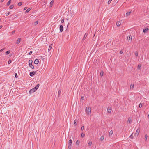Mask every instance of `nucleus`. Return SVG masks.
Segmentation results:
<instances>
[{
	"instance_id": "1",
	"label": "nucleus",
	"mask_w": 149,
	"mask_h": 149,
	"mask_svg": "<svg viewBox=\"0 0 149 149\" xmlns=\"http://www.w3.org/2000/svg\"><path fill=\"white\" fill-rule=\"evenodd\" d=\"M39 86V84H38L33 88L31 89L29 91V93L30 94H31L32 93L35 92L38 88Z\"/></svg>"
},
{
	"instance_id": "2",
	"label": "nucleus",
	"mask_w": 149,
	"mask_h": 149,
	"mask_svg": "<svg viewBox=\"0 0 149 149\" xmlns=\"http://www.w3.org/2000/svg\"><path fill=\"white\" fill-rule=\"evenodd\" d=\"M85 112L88 115H90L91 113V109L89 107H87L85 109Z\"/></svg>"
},
{
	"instance_id": "3",
	"label": "nucleus",
	"mask_w": 149,
	"mask_h": 149,
	"mask_svg": "<svg viewBox=\"0 0 149 149\" xmlns=\"http://www.w3.org/2000/svg\"><path fill=\"white\" fill-rule=\"evenodd\" d=\"M33 61L32 60H30L29 61V66L32 69H33L34 68V66L32 65Z\"/></svg>"
},
{
	"instance_id": "4",
	"label": "nucleus",
	"mask_w": 149,
	"mask_h": 149,
	"mask_svg": "<svg viewBox=\"0 0 149 149\" xmlns=\"http://www.w3.org/2000/svg\"><path fill=\"white\" fill-rule=\"evenodd\" d=\"M140 132V130L138 128L136 130L134 134V136L135 137H137L139 134Z\"/></svg>"
},
{
	"instance_id": "5",
	"label": "nucleus",
	"mask_w": 149,
	"mask_h": 149,
	"mask_svg": "<svg viewBox=\"0 0 149 149\" xmlns=\"http://www.w3.org/2000/svg\"><path fill=\"white\" fill-rule=\"evenodd\" d=\"M111 110H112V109L111 107H108L107 109V112L108 113H111Z\"/></svg>"
},
{
	"instance_id": "6",
	"label": "nucleus",
	"mask_w": 149,
	"mask_h": 149,
	"mask_svg": "<svg viewBox=\"0 0 149 149\" xmlns=\"http://www.w3.org/2000/svg\"><path fill=\"white\" fill-rule=\"evenodd\" d=\"M127 39L129 41H131L132 40V38L131 35H129L127 37Z\"/></svg>"
},
{
	"instance_id": "7",
	"label": "nucleus",
	"mask_w": 149,
	"mask_h": 149,
	"mask_svg": "<svg viewBox=\"0 0 149 149\" xmlns=\"http://www.w3.org/2000/svg\"><path fill=\"white\" fill-rule=\"evenodd\" d=\"M149 29L148 28H146L143 30V32L144 33H145L148 31Z\"/></svg>"
},
{
	"instance_id": "8",
	"label": "nucleus",
	"mask_w": 149,
	"mask_h": 149,
	"mask_svg": "<svg viewBox=\"0 0 149 149\" xmlns=\"http://www.w3.org/2000/svg\"><path fill=\"white\" fill-rule=\"evenodd\" d=\"M36 73L34 71L31 72L30 73V75L31 76H33Z\"/></svg>"
},
{
	"instance_id": "9",
	"label": "nucleus",
	"mask_w": 149,
	"mask_h": 149,
	"mask_svg": "<svg viewBox=\"0 0 149 149\" xmlns=\"http://www.w3.org/2000/svg\"><path fill=\"white\" fill-rule=\"evenodd\" d=\"M63 30V27L62 25H60V30L61 32H62Z\"/></svg>"
},
{
	"instance_id": "10",
	"label": "nucleus",
	"mask_w": 149,
	"mask_h": 149,
	"mask_svg": "<svg viewBox=\"0 0 149 149\" xmlns=\"http://www.w3.org/2000/svg\"><path fill=\"white\" fill-rule=\"evenodd\" d=\"M121 25V22L120 21H117L116 23V25L118 27L120 26Z\"/></svg>"
},
{
	"instance_id": "11",
	"label": "nucleus",
	"mask_w": 149,
	"mask_h": 149,
	"mask_svg": "<svg viewBox=\"0 0 149 149\" xmlns=\"http://www.w3.org/2000/svg\"><path fill=\"white\" fill-rule=\"evenodd\" d=\"M54 3V1L53 0L49 4V7L51 8L52 6H53V3Z\"/></svg>"
},
{
	"instance_id": "12",
	"label": "nucleus",
	"mask_w": 149,
	"mask_h": 149,
	"mask_svg": "<svg viewBox=\"0 0 149 149\" xmlns=\"http://www.w3.org/2000/svg\"><path fill=\"white\" fill-rule=\"evenodd\" d=\"M39 61L38 59H36L35 60L34 63L35 64H37L38 63Z\"/></svg>"
},
{
	"instance_id": "13",
	"label": "nucleus",
	"mask_w": 149,
	"mask_h": 149,
	"mask_svg": "<svg viewBox=\"0 0 149 149\" xmlns=\"http://www.w3.org/2000/svg\"><path fill=\"white\" fill-rule=\"evenodd\" d=\"M131 13V11H130L129 12H127L126 13V16L127 17L129 15H130Z\"/></svg>"
},
{
	"instance_id": "14",
	"label": "nucleus",
	"mask_w": 149,
	"mask_h": 149,
	"mask_svg": "<svg viewBox=\"0 0 149 149\" xmlns=\"http://www.w3.org/2000/svg\"><path fill=\"white\" fill-rule=\"evenodd\" d=\"M141 67V64H139L138 65L137 68L138 69H140Z\"/></svg>"
},
{
	"instance_id": "15",
	"label": "nucleus",
	"mask_w": 149,
	"mask_h": 149,
	"mask_svg": "<svg viewBox=\"0 0 149 149\" xmlns=\"http://www.w3.org/2000/svg\"><path fill=\"white\" fill-rule=\"evenodd\" d=\"M134 84H132L130 86V88L132 89H133L134 88Z\"/></svg>"
},
{
	"instance_id": "16",
	"label": "nucleus",
	"mask_w": 149,
	"mask_h": 149,
	"mask_svg": "<svg viewBox=\"0 0 149 149\" xmlns=\"http://www.w3.org/2000/svg\"><path fill=\"white\" fill-rule=\"evenodd\" d=\"M132 120L131 118L130 117L128 118V122L129 123H130L132 121Z\"/></svg>"
},
{
	"instance_id": "17",
	"label": "nucleus",
	"mask_w": 149,
	"mask_h": 149,
	"mask_svg": "<svg viewBox=\"0 0 149 149\" xmlns=\"http://www.w3.org/2000/svg\"><path fill=\"white\" fill-rule=\"evenodd\" d=\"M92 144V141H89L88 143V146H91Z\"/></svg>"
},
{
	"instance_id": "18",
	"label": "nucleus",
	"mask_w": 149,
	"mask_h": 149,
	"mask_svg": "<svg viewBox=\"0 0 149 149\" xmlns=\"http://www.w3.org/2000/svg\"><path fill=\"white\" fill-rule=\"evenodd\" d=\"M104 139V136L102 135L100 137V139L101 141H102Z\"/></svg>"
},
{
	"instance_id": "19",
	"label": "nucleus",
	"mask_w": 149,
	"mask_h": 149,
	"mask_svg": "<svg viewBox=\"0 0 149 149\" xmlns=\"http://www.w3.org/2000/svg\"><path fill=\"white\" fill-rule=\"evenodd\" d=\"M21 41V39L20 38H18L17 40V43L18 44Z\"/></svg>"
},
{
	"instance_id": "20",
	"label": "nucleus",
	"mask_w": 149,
	"mask_h": 149,
	"mask_svg": "<svg viewBox=\"0 0 149 149\" xmlns=\"http://www.w3.org/2000/svg\"><path fill=\"white\" fill-rule=\"evenodd\" d=\"M52 47V44L50 45L49 47L48 50L50 51Z\"/></svg>"
},
{
	"instance_id": "21",
	"label": "nucleus",
	"mask_w": 149,
	"mask_h": 149,
	"mask_svg": "<svg viewBox=\"0 0 149 149\" xmlns=\"http://www.w3.org/2000/svg\"><path fill=\"white\" fill-rule=\"evenodd\" d=\"M113 131L112 130H111L109 133V136H111L113 134Z\"/></svg>"
},
{
	"instance_id": "22",
	"label": "nucleus",
	"mask_w": 149,
	"mask_h": 149,
	"mask_svg": "<svg viewBox=\"0 0 149 149\" xmlns=\"http://www.w3.org/2000/svg\"><path fill=\"white\" fill-rule=\"evenodd\" d=\"M31 10V8H28L26 11L25 13H27L29 12Z\"/></svg>"
},
{
	"instance_id": "23",
	"label": "nucleus",
	"mask_w": 149,
	"mask_h": 149,
	"mask_svg": "<svg viewBox=\"0 0 149 149\" xmlns=\"http://www.w3.org/2000/svg\"><path fill=\"white\" fill-rule=\"evenodd\" d=\"M77 121L76 120H74V124L75 126H76L77 124Z\"/></svg>"
},
{
	"instance_id": "24",
	"label": "nucleus",
	"mask_w": 149,
	"mask_h": 149,
	"mask_svg": "<svg viewBox=\"0 0 149 149\" xmlns=\"http://www.w3.org/2000/svg\"><path fill=\"white\" fill-rule=\"evenodd\" d=\"M148 136L146 134L145 136L144 140L145 141H146L147 139Z\"/></svg>"
},
{
	"instance_id": "25",
	"label": "nucleus",
	"mask_w": 149,
	"mask_h": 149,
	"mask_svg": "<svg viewBox=\"0 0 149 149\" xmlns=\"http://www.w3.org/2000/svg\"><path fill=\"white\" fill-rule=\"evenodd\" d=\"M76 143L77 145H79L80 143V141L79 140L77 141L76 142Z\"/></svg>"
},
{
	"instance_id": "26",
	"label": "nucleus",
	"mask_w": 149,
	"mask_h": 149,
	"mask_svg": "<svg viewBox=\"0 0 149 149\" xmlns=\"http://www.w3.org/2000/svg\"><path fill=\"white\" fill-rule=\"evenodd\" d=\"M11 2V0H10L9 1H8L7 2V5L9 6Z\"/></svg>"
},
{
	"instance_id": "27",
	"label": "nucleus",
	"mask_w": 149,
	"mask_h": 149,
	"mask_svg": "<svg viewBox=\"0 0 149 149\" xmlns=\"http://www.w3.org/2000/svg\"><path fill=\"white\" fill-rule=\"evenodd\" d=\"M85 134L84 133H82L81 134V136L83 138L85 136Z\"/></svg>"
},
{
	"instance_id": "28",
	"label": "nucleus",
	"mask_w": 149,
	"mask_h": 149,
	"mask_svg": "<svg viewBox=\"0 0 149 149\" xmlns=\"http://www.w3.org/2000/svg\"><path fill=\"white\" fill-rule=\"evenodd\" d=\"M135 55L137 56H138V52L137 51H136L135 53Z\"/></svg>"
},
{
	"instance_id": "29",
	"label": "nucleus",
	"mask_w": 149,
	"mask_h": 149,
	"mask_svg": "<svg viewBox=\"0 0 149 149\" xmlns=\"http://www.w3.org/2000/svg\"><path fill=\"white\" fill-rule=\"evenodd\" d=\"M71 144H68V148L69 149H71Z\"/></svg>"
},
{
	"instance_id": "30",
	"label": "nucleus",
	"mask_w": 149,
	"mask_h": 149,
	"mask_svg": "<svg viewBox=\"0 0 149 149\" xmlns=\"http://www.w3.org/2000/svg\"><path fill=\"white\" fill-rule=\"evenodd\" d=\"M104 72L103 71H101L100 72V75L101 76H102L103 75Z\"/></svg>"
},
{
	"instance_id": "31",
	"label": "nucleus",
	"mask_w": 149,
	"mask_h": 149,
	"mask_svg": "<svg viewBox=\"0 0 149 149\" xmlns=\"http://www.w3.org/2000/svg\"><path fill=\"white\" fill-rule=\"evenodd\" d=\"M143 106V104H142V103H140L139 104V107L140 108H141Z\"/></svg>"
},
{
	"instance_id": "32",
	"label": "nucleus",
	"mask_w": 149,
	"mask_h": 149,
	"mask_svg": "<svg viewBox=\"0 0 149 149\" xmlns=\"http://www.w3.org/2000/svg\"><path fill=\"white\" fill-rule=\"evenodd\" d=\"M72 143V140L71 139H70L69 141V143L68 144H71Z\"/></svg>"
},
{
	"instance_id": "33",
	"label": "nucleus",
	"mask_w": 149,
	"mask_h": 149,
	"mask_svg": "<svg viewBox=\"0 0 149 149\" xmlns=\"http://www.w3.org/2000/svg\"><path fill=\"white\" fill-rule=\"evenodd\" d=\"M14 7V6L13 5H11L10 6V9H12Z\"/></svg>"
},
{
	"instance_id": "34",
	"label": "nucleus",
	"mask_w": 149,
	"mask_h": 149,
	"mask_svg": "<svg viewBox=\"0 0 149 149\" xmlns=\"http://www.w3.org/2000/svg\"><path fill=\"white\" fill-rule=\"evenodd\" d=\"M22 4V2H19L18 3V5L19 6H21Z\"/></svg>"
},
{
	"instance_id": "35",
	"label": "nucleus",
	"mask_w": 149,
	"mask_h": 149,
	"mask_svg": "<svg viewBox=\"0 0 149 149\" xmlns=\"http://www.w3.org/2000/svg\"><path fill=\"white\" fill-rule=\"evenodd\" d=\"M38 21H36L35 22V23L34 24V25H36L38 23Z\"/></svg>"
},
{
	"instance_id": "36",
	"label": "nucleus",
	"mask_w": 149,
	"mask_h": 149,
	"mask_svg": "<svg viewBox=\"0 0 149 149\" xmlns=\"http://www.w3.org/2000/svg\"><path fill=\"white\" fill-rule=\"evenodd\" d=\"M11 62H12L11 61V60H9L8 61V64H10L11 63Z\"/></svg>"
},
{
	"instance_id": "37",
	"label": "nucleus",
	"mask_w": 149,
	"mask_h": 149,
	"mask_svg": "<svg viewBox=\"0 0 149 149\" xmlns=\"http://www.w3.org/2000/svg\"><path fill=\"white\" fill-rule=\"evenodd\" d=\"M112 0H109L108 2V4H109L111 2Z\"/></svg>"
},
{
	"instance_id": "38",
	"label": "nucleus",
	"mask_w": 149,
	"mask_h": 149,
	"mask_svg": "<svg viewBox=\"0 0 149 149\" xmlns=\"http://www.w3.org/2000/svg\"><path fill=\"white\" fill-rule=\"evenodd\" d=\"M10 52L9 51H8L6 52V53L7 54H9Z\"/></svg>"
},
{
	"instance_id": "39",
	"label": "nucleus",
	"mask_w": 149,
	"mask_h": 149,
	"mask_svg": "<svg viewBox=\"0 0 149 149\" xmlns=\"http://www.w3.org/2000/svg\"><path fill=\"white\" fill-rule=\"evenodd\" d=\"M10 13V12H8L6 13V16H8Z\"/></svg>"
},
{
	"instance_id": "40",
	"label": "nucleus",
	"mask_w": 149,
	"mask_h": 149,
	"mask_svg": "<svg viewBox=\"0 0 149 149\" xmlns=\"http://www.w3.org/2000/svg\"><path fill=\"white\" fill-rule=\"evenodd\" d=\"M123 53V50H121L120 52V54H122Z\"/></svg>"
},
{
	"instance_id": "41",
	"label": "nucleus",
	"mask_w": 149,
	"mask_h": 149,
	"mask_svg": "<svg viewBox=\"0 0 149 149\" xmlns=\"http://www.w3.org/2000/svg\"><path fill=\"white\" fill-rule=\"evenodd\" d=\"M84 126H82V127H81V130H83L84 129Z\"/></svg>"
},
{
	"instance_id": "42",
	"label": "nucleus",
	"mask_w": 149,
	"mask_h": 149,
	"mask_svg": "<svg viewBox=\"0 0 149 149\" xmlns=\"http://www.w3.org/2000/svg\"><path fill=\"white\" fill-rule=\"evenodd\" d=\"M64 21V19H62L61 20V23H63Z\"/></svg>"
},
{
	"instance_id": "43",
	"label": "nucleus",
	"mask_w": 149,
	"mask_h": 149,
	"mask_svg": "<svg viewBox=\"0 0 149 149\" xmlns=\"http://www.w3.org/2000/svg\"><path fill=\"white\" fill-rule=\"evenodd\" d=\"M15 32V30H14L12 32V34H13Z\"/></svg>"
},
{
	"instance_id": "44",
	"label": "nucleus",
	"mask_w": 149,
	"mask_h": 149,
	"mask_svg": "<svg viewBox=\"0 0 149 149\" xmlns=\"http://www.w3.org/2000/svg\"><path fill=\"white\" fill-rule=\"evenodd\" d=\"M84 97L82 96V97H81V99L82 100H83L84 99Z\"/></svg>"
},
{
	"instance_id": "45",
	"label": "nucleus",
	"mask_w": 149,
	"mask_h": 149,
	"mask_svg": "<svg viewBox=\"0 0 149 149\" xmlns=\"http://www.w3.org/2000/svg\"><path fill=\"white\" fill-rule=\"evenodd\" d=\"M15 77L16 78H17V77H18V76H17V73H15Z\"/></svg>"
},
{
	"instance_id": "46",
	"label": "nucleus",
	"mask_w": 149,
	"mask_h": 149,
	"mask_svg": "<svg viewBox=\"0 0 149 149\" xmlns=\"http://www.w3.org/2000/svg\"><path fill=\"white\" fill-rule=\"evenodd\" d=\"M32 53V51H30L29 53V55H31Z\"/></svg>"
},
{
	"instance_id": "47",
	"label": "nucleus",
	"mask_w": 149,
	"mask_h": 149,
	"mask_svg": "<svg viewBox=\"0 0 149 149\" xmlns=\"http://www.w3.org/2000/svg\"><path fill=\"white\" fill-rule=\"evenodd\" d=\"M60 93H61V91H58V94H60Z\"/></svg>"
},
{
	"instance_id": "48",
	"label": "nucleus",
	"mask_w": 149,
	"mask_h": 149,
	"mask_svg": "<svg viewBox=\"0 0 149 149\" xmlns=\"http://www.w3.org/2000/svg\"><path fill=\"white\" fill-rule=\"evenodd\" d=\"M27 9V8L26 7H25L24 8V10H26V9Z\"/></svg>"
},
{
	"instance_id": "49",
	"label": "nucleus",
	"mask_w": 149,
	"mask_h": 149,
	"mask_svg": "<svg viewBox=\"0 0 149 149\" xmlns=\"http://www.w3.org/2000/svg\"><path fill=\"white\" fill-rule=\"evenodd\" d=\"M4 0H1L0 1L1 2H2L4 1Z\"/></svg>"
},
{
	"instance_id": "50",
	"label": "nucleus",
	"mask_w": 149,
	"mask_h": 149,
	"mask_svg": "<svg viewBox=\"0 0 149 149\" xmlns=\"http://www.w3.org/2000/svg\"><path fill=\"white\" fill-rule=\"evenodd\" d=\"M2 26H2V25H1V26H0V29L1 28H2Z\"/></svg>"
},
{
	"instance_id": "51",
	"label": "nucleus",
	"mask_w": 149,
	"mask_h": 149,
	"mask_svg": "<svg viewBox=\"0 0 149 149\" xmlns=\"http://www.w3.org/2000/svg\"><path fill=\"white\" fill-rule=\"evenodd\" d=\"M3 49H1V50H0V52H1V51H3Z\"/></svg>"
},
{
	"instance_id": "52",
	"label": "nucleus",
	"mask_w": 149,
	"mask_h": 149,
	"mask_svg": "<svg viewBox=\"0 0 149 149\" xmlns=\"http://www.w3.org/2000/svg\"><path fill=\"white\" fill-rule=\"evenodd\" d=\"M148 118H149V114L148 115Z\"/></svg>"
},
{
	"instance_id": "53",
	"label": "nucleus",
	"mask_w": 149,
	"mask_h": 149,
	"mask_svg": "<svg viewBox=\"0 0 149 149\" xmlns=\"http://www.w3.org/2000/svg\"><path fill=\"white\" fill-rule=\"evenodd\" d=\"M11 56V54H10V55H9L10 56Z\"/></svg>"
},
{
	"instance_id": "54",
	"label": "nucleus",
	"mask_w": 149,
	"mask_h": 149,
	"mask_svg": "<svg viewBox=\"0 0 149 149\" xmlns=\"http://www.w3.org/2000/svg\"><path fill=\"white\" fill-rule=\"evenodd\" d=\"M132 134H133V133L132 134H131V135L130 136H132Z\"/></svg>"
},
{
	"instance_id": "55",
	"label": "nucleus",
	"mask_w": 149,
	"mask_h": 149,
	"mask_svg": "<svg viewBox=\"0 0 149 149\" xmlns=\"http://www.w3.org/2000/svg\"><path fill=\"white\" fill-rule=\"evenodd\" d=\"M132 134H133V133L132 134H131V135L130 136H132Z\"/></svg>"
},
{
	"instance_id": "56",
	"label": "nucleus",
	"mask_w": 149,
	"mask_h": 149,
	"mask_svg": "<svg viewBox=\"0 0 149 149\" xmlns=\"http://www.w3.org/2000/svg\"><path fill=\"white\" fill-rule=\"evenodd\" d=\"M132 134H133V133L132 134H131V135L130 136H132Z\"/></svg>"
}]
</instances>
